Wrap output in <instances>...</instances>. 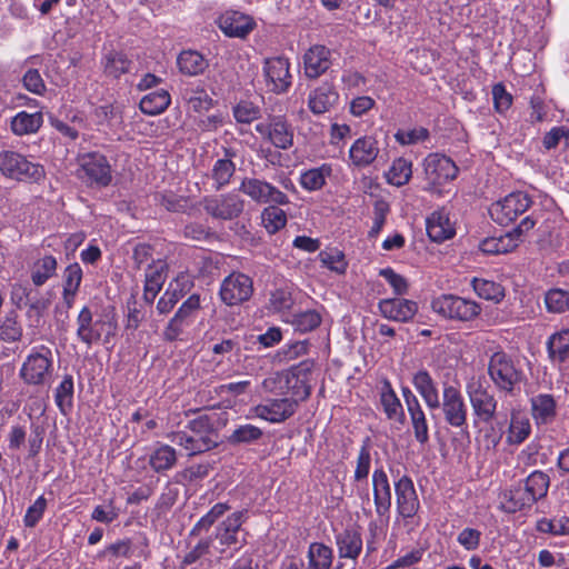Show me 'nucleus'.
I'll use <instances>...</instances> for the list:
<instances>
[{
  "label": "nucleus",
  "instance_id": "28",
  "mask_svg": "<svg viewBox=\"0 0 569 569\" xmlns=\"http://www.w3.org/2000/svg\"><path fill=\"white\" fill-rule=\"evenodd\" d=\"M427 233L432 241L442 242L455 236V228L445 212L436 211L427 219Z\"/></svg>",
  "mask_w": 569,
  "mask_h": 569
},
{
  "label": "nucleus",
  "instance_id": "42",
  "mask_svg": "<svg viewBox=\"0 0 569 569\" xmlns=\"http://www.w3.org/2000/svg\"><path fill=\"white\" fill-rule=\"evenodd\" d=\"M131 61L122 52L110 51L103 59V71L108 77L119 78L130 69Z\"/></svg>",
  "mask_w": 569,
  "mask_h": 569
},
{
  "label": "nucleus",
  "instance_id": "14",
  "mask_svg": "<svg viewBox=\"0 0 569 569\" xmlns=\"http://www.w3.org/2000/svg\"><path fill=\"white\" fill-rule=\"evenodd\" d=\"M440 406L445 421L450 427L462 429L467 426V406L460 390L453 386H445Z\"/></svg>",
  "mask_w": 569,
  "mask_h": 569
},
{
  "label": "nucleus",
  "instance_id": "50",
  "mask_svg": "<svg viewBox=\"0 0 569 569\" xmlns=\"http://www.w3.org/2000/svg\"><path fill=\"white\" fill-rule=\"evenodd\" d=\"M261 220L269 233H274L287 223L286 212L278 206H269L262 210Z\"/></svg>",
  "mask_w": 569,
  "mask_h": 569
},
{
  "label": "nucleus",
  "instance_id": "30",
  "mask_svg": "<svg viewBox=\"0 0 569 569\" xmlns=\"http://www.w3.org/2000/svg\"><path fill=\"white\" fill-rule=\"evenodd\" d=\"M166 280L163 273V263L160 261L158 264H150L146 271V281L143 290V300L151 305L159 291L161 290Z\"/></svg>",
  "mask_w": 569,
  "mask_h": 569
},
{
  "label": "nucleus",
  "instance_id": "56",
  "mask_svg": "<svg viewBox=\"0 0 569 569\" xmlns=\"http://www.w3.org/2000/svg\"><path fill=\"white\" fill-rule=\"evenodd\" d=\"M157 203L170 212H187L190 201L187 197L177 196L172 192L158 193L154 196Z\"/></svg>",
  "mask_w": 569,
  "mask_h": 569
},
{
  "label": "nucleus",
  "instance_id": "62",
  "mask_svg": "<svg viewBox=\"0 0 569 569\" xmlns=\"http://www.w3.org/2000/svg\"><path fill=\"white\" fill-rule=\"evenodd\" d=\"M429 137L428 129L420 127L412 130H399L395 134V139L400 144H415L420 141H425Z\"/></svg>",
  "mask_w": 569,
  "mask_h": 569
},
{
  "label": "nucleus",
  "instance_id": "52",
  "mask_svg": "<svg viewBox=\"0 0 569 569\" xmlns=\"http://www.w3.org/2000/svg\"><path fill=\"white\" fill-rule=\"evenodd\" d=\"M183 99L188 102L189 107L196 112L208 111L213 101L210 96L203 89H186L183 92Z\"/></svg>",
  "mask_w": 569,
  "mask_h": 569
},
{
  "label": "nucleus",
  "instance_id": "60",
  "mask_svg": "<svg viewBox=\"0 0 569 569\" xmlns=\"http://www.w3.org/2000/svg\"><path fill=\"white\" fill-rule=\"evenodd\" d=\"M321 323L320 315L315 310H307L295 316L293 325L301 332L316 329Z\"/></svg>",
  "mask_w": 569,
  "mask_h": 569
},
{
  "label": "nucleus",
  "instance_id": "11",
  "mask_svg": "<svg viewBox=\"0 0 569 569\" xmlns=\"http://www.w3.org/2000/svg\"><path fill=\"white\" fill-rule=\"evenodd\" d=\"M80 176L89 184L107 187L112 180L111 166L99 152H88L79 157Z\"/></svg>",
  "mask_w": 569,
  "mask_h": 569
},
{
  "label": "nucleus",
  "instance_id": "49",
  "mask_svg": "<svg viewBox=\"0 0 569 569\" xmlns=\"http://www.w3.org/2000/svg\"><path fill=\"white\" fill-rule=\"evenodd\" d=\"M22 337V327L18 321L14 311L9 312L0 323V340L4 342H17Z\"/></svg>",
  "mask_w": 569,
  "mask_h": 569
},
{
  "label": "nucleus",
  "instance_id": "15",
  "mask_svg": "<svg viewBox=\"0 0 569 569\" xmlns=\"http://www.w3.org/2000/svg\"><path fill=\"white\" fill-rule=\"evenodd\" d=\"M297 401L288 398L268 399L252 408L256 417L271 423H280L292 417L297 411Z\"/></svg>",
  "mask_w": 569,
  "mask_h": 569
},
{
  "label": "nucleus",
  "instance_id": "8",
  "mask_svg": "<svg viewBox=\"0 0 569 569\" xmlns=\"http://www.w3.org/2000/svg\"><path fill=\"white\" fill-rule=\"evenodd\" d=\"M532 204L531 198L523 192H512L489 208L491 219L501 226H508Z\"/></svg>",
  "mask_w": 569,
  "mask_h": 569
},
{
  "label": "nucleus",
  "instance_id": "35",
  "mask_svg": "<svg viewBox=\"0 0 569 569\" xmlns=\"http://www.w3.org/2000/svg\"><path fill=\"white\" fill-rule=\"evenodd\" d=\"M532 416L538 423H547L556 416V401L551 395H538L531 399Z\"/></svg>",
  "mask_w": 569,
  "mask_h": 569
},
{
  "label": "nucleus",
  "instance_id": "3",
  "mask_svg": "<svg viewBox=\"0 0 569 569\" xmlns=\"http://www.w3.org/2000/svg\"><path fill=\"white\" fill-rule=\"evenodd\" d=\"M490 379L500 390L511 392L515 386L523 380V372L519 363L505 351H497L491 355L488 362Z\"/></svg>",
  "mask_w": 569,
  "mask_h": 569
},
{
  "label": "nucleus",
  "instance_id": "22",
  "mask_svg": "<svg viewBox=\"0 0 569 569\" xmlns=\"http://www.w3.org/2000/svg\"><path fill=\"white\" fill-rule=\"evenodd\" d=\"M219 28L228 37L246 38L254 28L253 19L239 11H227L218 20Z\"/></svg>",
  "mask_w": 569,
  "mask_h": 569
},
{
  "label": "nucleus",
  "instance_id": "38",
  "mask_svg": "<svg viewBox=\"0 0 569 569\" xmlns=\"http://www.w3.org/2000/svg\"><path fill=\"white\" fill-rule=\"evenodd\" d=\"M530 431L531 426L529 419L519 412H513L508 428L507 442L510 445H520L529 437Z\"/></svg>",
  "mask_w": 569,
  "mask_h": 569
},
{
  "label": "nucleus",
  "instance_id": "17",
  "mask_svg": "<svg viewBox=\"0 0 569 569\" xmlns=\"http://www.w3.org/2000/svg\"><path fill=\"white\" fill-rule=\"evenodd\" d=\"M257 132L267 137L279 149H289L293 144V130L283 117H273L268 124L256 126Z\"/></svg>",
  "mask_w": 569,
  "mask_h": 569
},
{
  "label": "nucleus",
  "instance_id": "34",
  "mask_svg": "<svg viewBox=\"0 0 569 569\" xmlns=\"http://www.w3.org/2000/svg\"><path fill=\"white\" fill-rule=\"evenodd\" d=\"M547 349L549 358L555 361L562 363L569 359V329H563L559 332L553 333L548 342Z\"/></svg>",
  "mask_w": 569,
  "mask_h": 569
},
{
  "label": "nucleus",
  "instance_id": "45",
  "mask_svg": "<svg viewBox=\"0 0 569 569\" xmlns=\"http://www.w3.org/2000/svg\"><path fill=\"white\" fill-rule=\"evenodd\" d=\"M411 174V162L405 158H398L392 162V166L386 173V178L390 184L401 187L408 183Z\"/></svg>",
  "mask_w": 569,
  "mask_h": 569
},
{
  "label": "nucleus",
  "instance_id": "54",
  "mask_svg": "<svg viewBox=\"0 0 569 569\" xmlns=\"http://www.w3.org/2000/svg\"><path fill=\"white\" fill-rule=\"evenodd\" d=\"M262 435V430L253 425H241L228 437V442L231 445L252 443L258 441Z\"/></svg>",
  "mask_w": 569,
  "mask_h": 569
},
{
  "label": "nucleus",
  "instance_id": "40",
  "mask_svg": "<svg viewBox=\"0 0 569 569\" xmlns=\"http://www.w3.org/2000/svg\"><path fill=\"white\" fill-rule=\"evenodd\" d=\"M177 462V452L169 445H161L150 456V467L156 472H162L171 469Z\"/></svg>",
  "mask_w": 569,
  "mask_h": 569
},
{
  "label": "nucleus",
  "instance_id": "29",
  "mask_svg": "<svg viewBox=\"0 0 569 569\" xmlns=\"http://www.w3.org/2000/svg\"><path fill=\"white\" fill-rule=\"evenodd\" d=\"M243 511H237L228 516L217 528L216 538L223 546L238 542V533L242 526Z\"/></svg>",
  "mask_w": 569,
  "mask_h": 569
},
{
  "label": "nucleus",
  "instance_id": "4",
  "mask_svg": "<svg viewBox=\"0 0 569 569\" xmlns=\"http://www.w3.org/2000/svg\"><path fill=\"white\" fill-rule=\"evenodd\" d=\"M432 310L439 316L456 321L469 322L481 312V306L456 295H441L431 301Z\"/></svg>",
  "mask_w": 569,
  "mask_h": 569
},
{
  "label": "nucleus",
  "instance_id": "27",
  "mask_svg": "<svg viewBox=\"0 0 569 569\" xmlns=\"http://www.w3.org/2000/svg\"><path fill=\"white\" fill-rule=\"evenodd\" d=\"M412 383L428 408L438 409L440 407L437 385L427 370L416 372L412 378Z\"/></svg>",
  "mask_w": 569,
  "mask_h": 569
},
{
  "label": "nucleus",
  "instance_id": "31",
  "mask_svg": "<svg viewBox=\"0 0 569 569\" xmlns=\"http://www.w3.org/2000/svg\"><path fill=\"white\" fill-rule=\"evenodd\" d=\"M43 123L41 112L29 113L27 111L18 112L11 120V130L16 136L36 133Z\"/></svg>",
  "mask_w": 569,
  "mask_h": 569
},
{
  "label": "nucleus",
  "instance_id": "21",
  "mask_svg": "<svg viewBox=\"0 0 569 569\" xmlns=\"http://www.w3.org/2000/svg\"><path fill=\"white\" fill-rule=\"evenodd\" d=\"M397 509L405 518L413 517L419 510V499L412 480L402 476L395 483Z\"/></svg>",
  "mask_w": 569,
  "mask_h": 569
},
{
  "label": "nucleus",
  "instance_id": "9",
  "mask_svg": "<svg viewBox=\"0 0 569 569\" xmlns=\"http://www.w3.org/2000/svg\"><path fill=\"white\" fill-rule=\"evenodd\" d=\"M239 191L259 204L274 203L283 206L289 203V198L286 193L270 182L254 177L243 178Z\"/></svg>",
  "mask_w": 569,
  "mask_h": 569
},
{
  "label": "nucleus",
  "instance_id": "6",
  "mask_svg": "<svg viewBox=\"0 0 569 569\" xmlns=\"http://www.w3.org/2000/svg\"><path fill=\"white\" fill-rule=\"evenodd\" d=\"M77 326V337L87 347L97 343L102 336L103 342L108 343L117 330L114 321L99 319L93 322L92 312L88 307H83L79 312Z\"/></svg>",
  "mask_w": 569,
  "mask_h": 569
},
{
  "label": "nucleus",
  "instance_id": "53",
  "mask_svg": "<svg viewBox=\"0 0 569 569\" xmlns=\"http://www.w3.org/2000/svg\"><path fill=\"white\" fill-rule=\"evenodd\" d=\"M230 506L224 502L216 503L203 517L199 519V521L194 525L191 530V535H200L201 531H208L209 528L221 518L228 510Z\"/></svg>",
  "mask_w": 569,
  "mask_h": 569
},
{
  "label": "nucleus",
  "instance_id": "18",
  "mask_svg": "<svg viewBox=\"0 0 569 569\" xmlns=\"http://www.w3.org/2000/svg\"><path fill=\"white\" fill-rule=\"evenodd\" d=\"M473 415L483 423H488L496 417L498 402L488 388L478 385L468 390Z\"/></svg>",
  "mask_w": 569,
  "mask_h": 569
},
{
  "label": "nucleus",
  "instance_id": "58",
  "mask_svg": "<svg viewBox=\"0 0 569 569\" xmlns=\"http://www.w3.org/2000/svg\"><path fill=\"white\" fill-rule=\"evenodd\" d=\"M233 117L239 123H251L260 117V108L251 101H240L233 108Z\"/></svg>",
  "mask_w": 569,
  "mask_h": 569
},
{
  "label": "nucleus",
  "instance_id": "61",
  "mask_svg": "<svg viewBox=\"0 0 569 569\" xmlns=\"http://www.w3.org/2000/svg\"><path fill=\"white\" fill-rule=\"evenodd\" d=\"M370 466H371V455L370 449L367 445H363L358 453L357 458V465L355 470V480L356 481H362L366 480L369 472H370Z\"/></svg>",
  "mask_w": 569,
  "mask_h": 569
},
{
  "label": "nucleus",
  "instance_id": "19",
  "mask_svg": "<svg viewBox=\"0 0 569 569\" xmlns=\"http://www.w3.org/2000/svg\"><path fill=\"white\" fill-rule=\"evenodd\" d=\"M289 67L287 58L276 57L266 60L263 71L271 91L282 93L288 90L291 84Z\"/></svg>",
  "mask_w": 569,
  "mask_h": 569
},
{
  "label": "nucleus",
  "instance_id": "12",
  "mask_svg": "<svg viewBox=\"0 0 569 569\" xmlns=\"http://www.w3.org/2000/svg\"><path fill=\"white\" fill-rule=\"evenodd\" d=\"M253 293V282L241 272H232L220 286V298L227 306H237L248 301Z\"/></svg>",
  "mask_w": 569,
  "mask_h": 569
},
{
  "label": "nucleus",
  "instance_id": "7",
  "mask_svg": "<svg viewBox=\"0 0 569 569\" xmlns=\"http://www.w3.org/2000/svg\"><path fill=\"white\" fill-rule=\"evenodd\" d=\"M52 373V351L41 346L30 353L22 363L20 378L28 385H44Z\"/></svg>",
  "mask_w": 569,
  "mask_h": 569
},
{
  "label": "nucleus",
  "instance_id": "32",
  "mask_svg": "<svg viewBox=\"0 0 569 569\" xmlns=\"http://www.w3.org/2000/svg\"><path fill=\"white\" fill-rule=\"evenodd\" d=\"M234 156L233 152L226 149V158L218 159L211 170V178L214 182V189L220 190L221 188L229 184L232 176L236 171V166L231 158Z\"/></svg>",
  "mask_w": 569,
  "mask_h": 569
},
{
  "label": "nucleus",
  "instance_id": "16",
  "mask_svg": "<svg viewBox=\"0 0 569 569\" xmlns=\"http://www.w3.org/2000/svg\"><path fill=\"white\" fill-rule=\"evenodd\" d=\"M425 172L432 184L441 186L457 177L458 167L450 158L432 153L425 160Z\"/></svg>",
  "mask_w": 569,
  "mask_h": 569
},
{
  "label": "nucleus",
  "instance_id": "37",
  "mask_svg": "<svg viewBox=\"0 0 569 569\" xmlns=\"http://www.w3.org/2000/svg\"><path fill=\"white\" fill-rule=\"evenodd\" d=\"M170 94L166 90L153 91L146 94L139 103L140 110L150 116L163 112L170 104Z\"/></svg>",
  "mask_w": 569,
  "mask_h": 569
},
{
  "label": "nucleus",
  "instance_id": "26",
  "mask_svg": "<svg viewBox=\"0 0 569 569\" xmlns=\"http://www.w3.org/2000/svg\"><path fill=\"white\" fill-rule=\"evenodd\" d=\"M378 153V143L372 137L357 139L349 150V157L357 167L369 166L376 160Z\"/></svg>",
  "mask_w": 569,
  "mask_h": 569
},
{
  "label": "nucleus",
  "instance_id": "46",
  "mask_svg": "<svg viewBox=\"0 0 569 569\" xmlns=\"http://www.w3.org/2000/svg\"><path fill=\"white\" fill-rule=\"evenodd\" d=\"M471 286L475 292L482 299L499 302L505 297L503 288L495 281L473 278Z\"/></svg>",
  "mask_w": 569,
  "mask_h": 569
},
{
  "label": "nucleus",
  "instance_id": "13",
  "mask_svg": "<svg viewBox=\"0 0 569 569\" xmlns=\"http://www.w3.org/2000/svg\"><path fill=\"white\" fill-rule=\"evenodd\" d=\"M204 211L214 219L232 220L244 209V201L234 193H226L203 199Z\"/></svg>",
  "mask_w": 569,
  "mask_h": 569
},
{
  "label": "nucleus",
  "instance_id": "41",
  "mask_svg": "<svg viewBox=\"0 0 569 569\" xmlns=\"http://www.w3.org/2000/svg\"><path fill=\"white\" fill-rule=\"evenodd\" d=\"M380 401L383 407V411L389 419L403 422L405 412L402 405L395 391L391 389L390 383L388 382L385 385V388L381 392Z\"/></svg>",
  "mask_w": 569,
  "mask_h": 569
},
{
  "label": "nucleus",
  "instance_id": "23",
  "mask_svg": "<svg viewBox=\"0 0 569 569\" xmlns=\"http://www.w3.org/2000/svg\"><path fill=\"white\" fill-rule=\"evenodd\" d=\"M338 99L333 84L323 82L309 93L308 108L313 114H323L337 104Z\"/></svg>",
  "mask_w": 569,
  "mask_h": 569
},
{
  "label": "nucleus",
  "instance_id": "36",
  "mask_svg": "<svg viewBox=\"0 0 569 569\" xmlns=\"http://www.w3.org/2000/svg\"><path fill=\"white\" fill-rule=\"evenodd\" d=\"M339 556L356 559L362 550V539L357 531H343L337 537Z\"/></svg>",
  "mask_w": 569,
  "mask_h": 569
},
{
  "label": "nucleus",
  "instance_id": "63",
  "mask_svg": "<svg viewBox=\"0 0 569 569\" xmlns=\"http://www.w3.org/2000/svg\"><path fill=\"white\" fill-rule=\"evenodd\" d=\"M293 305L291 293L284 289L273 291L269 299L270 309L274 312L289 310Z\"/></svg>",
  "mask_w": 569,
  "mask_h": 569
},
{
  "label": "nucleus",
  "instance_id": "25",
  "mask_svg": "<svg viewBox=\"0 0 569 569\" xmlns=\"http://www.w3.org/2000/svg\"><path fill=\"white\" fill-rule=\"evenodd\" d=\"M372 489L376 511L379 516H385L391 507V487L383 468L373 471Z\"/></svg>",
  "mask_w": 569,
  "mask_h": 569
},
{
  "label": "nucleus",
  "instance_id": "43",
  "mask_svg": "<svg viewBox=\"0 0 569 569\" xmlns=\"http://www.w3.org/2000/svg\"><path fill=\"white\" fill-rule=\"evenodd\" d=\"M332 172L330 164H322L319 168H313L303 172L300 177L301 186L309 190H319L326 183V178L329 177Z\"/></svg>",
  "mask_w": 569,
  "mask_h": 569
},
{
  "label": "nucleus",
  "instance_id": "20",
  "mask_svg": "<svg viewBox=\"0 0 569 569\" xmlns=\"http://www.w3.org/2000/svg\"><path fill=\"white\" fill-rule=\"evenodd\" d=\"M332 52L325 46L310 47L303 56V71L309 79H317L329 70L332 64Z\"/></svg>",
  "mask_w": 569,
  "mask_h": 569
},
{
  "label": "nucleus",
  "instance_id": "59",
  "mask_svg": "<svg viewBox=\"0 0 569 569\" xmlns=\"http://www.w3.org/2000/svg\"><path fill=\"white\" fill-rule=\"evenodd\" d=\"M181 298L182 291L178 288V284L170 283L157 303L158 312L160 315L169 313Z\"/></svg>",
  "mask_w": 569,
  "mask_h": 569
},
{
  "label": "nucleus",
  "instance_id": "33",
  "mask_svg": "<svg viewBox=\"0 0 569 569\" xmlns=\"http://www.w3.org/2000/svg\"><path fill=\"white\" fill-rule=\"evenodd\" d=\"M180 72L187 76H198L208 68V61L198 51H182L177 59Z\"/></svg>",
  "mask_w": 569,
  "mask_h": 569
},
{
  "label": "nucleus",
  "instance_id": "2",
  "mask_svg": "<svg viewBox=\"0 0 569 569\" xmlns=\"http://www.w3.org/2000/svg\"><path fill=\"white\" fill-rule=\"evenodd\" d=\"M549 477L542 471H533L526 479L525 488L515 489L509 492L506 509L509 512H517L531 507L537 500L546 497L549 488Z\"/></svg>",
  "mask_w": 569,
  "mask_h": 569
},
{
  "label": "nucleus",
  "instance_id": "10",
  "mask_svg": "<svg viewBox=\"0 0 569 569\" xmlns=\"http://www.w3.org/2000/svg\"><path fill=\"white\" fill-rule=\"evenodd\" d=\"M536 226V220L528 216L511 231L500 236L486 238L480 242V250L488 254H501L512 251L518 247L521 236Z\"/></svg>",
  "mask_w": 569,
  "mask_h": 569
},
{
  "label": "nucleus",
  "instance_id": "57",
  "mask_svg": "<svg viewBox=\"0 0 569 569\" xmlns=\"http://www.w3.org/2000/svg\"><path fill=\"white\" fill-rule=\"evenodd\" d=\"M546 306L550 312L561 313L569 310V291L551 289L546 293Z\"/></svg>",
  "mask_w": 569,
  "mask_h": 569
},
{
  "label": "nucleus",
  "instance_id": "5",
  "mask_svg": "<svg viewBox=\"0 0 569 569\" xmlns=\"http://www.w3.org/2000/svg\"><path fill=\"white\" fill-rule=\"evenodd\" d=\"M0 171L8 178L21 181L38 182L46 176L42 164L11 150L0 152Z\"/></svg>",
  "mask_w": 569,
  "mask_h": 569
},
{
  "label": "nucleus",
  "instance_id": "24",
  "mask_svg": "<svg viewBox=\"0 0 569 569\" xmlns=\"http://www.w3.org/2000/svg\"><path fill=\"white\" fill-rule=\"evenodd\" d=\"M379 310L385 318L393 321L406 322L413 318L418 311V306L415 301L393 298L385 299L379 302Z\"/></svg>",
  "mask_w": 569,
  "mask_h": 569
},
{
  "label": "nucleus",
  "instance_id": "51",
  "mask_svg": "<svg viewBox=\"0 0 569 569\" xmlns=\"http://www.w3.org/2000/svg\"><path fill=\"white\" fill-rule=\"evenodd\" d=\"M127 307L128 313L124 325V333L127 336V340L130 341L131 338L134 336V331L144 320V312L142 311L133 296L128 300Z\"/></svg>",
  "mask_w": 569,
  "mask_h": 569
},
{
  "label": "nucleus",
  "instance_id": "55",
  "mask_svg": "<svg viewBox=\"0 0 569 569\" xmlns=\"http://www.w3.org/2000/svg\"><path fill=\"white\" fill-rule=\"evenodd\" d=\"M318 259L321 266L331 271L343 273L347 269L345 254L338 249H326L320 251Z\"/></svg>",
  "mask_w": 569,
  "mask_h": 569
},
{
  "label": "nucleus",
  "instance_id": "64",
  "mask_svg": "<svg viewBox=\"0 0 569 569\" xmlns=\"http://www.w3.org/2000/svg\"><path fill=\"white\" fill-rule=\"evenodd\" d=\"M23 86L27 90L36 94H42L46 90L43 79L36 69H30L24 73Z\"/></svg>",
  "mask_w": 569,
  "mask_h": 569
},
{
  "label": "nucleus",
  "instance_id": "48",
  "mask_svg": "<svg viewBox=\"0 0 569 569\" xmlns=\"http://www.w3.org/2000/svg\"><path fill=\"white\" fill-rule=\"evenodd\" d=\"M57 270V260L52 256H46L39 259L34 264L31 273L32 282L36 286H42L50 279Z\"/></svg>",
  "mask_w": 569,
  "mask_h": 569
},
{
  "label": "nucleus",
  "instance_id": "39",
  "mask_svg": "<svg viewBox=\"0 0 569 569\" xmlns=\"http://www.w3.org/2000/svg\"><path fill=\"white\" fill-rule=\"evenodd\" d=\"M307 569H330L332 563V549L319 542H313L308 550Z\"/></svg>",
  "mask_w": 569,
  "mask_h": 569
},
{
  "label": "nucleus",
  "instance_id": "1",
  "mask_svg": "<svg viewBox=\"0 0 569 569\" xmlns=\"http://www.w3.org/2000/svg\"><path fill=\"white\" fill-rule=\"evenodd\" d=\"M168 438L184 449L189 456L200 455L218 446V435L212 419L201 415L190 420L186 430L172 431Z\"/></svg>",
  "mask_w": 569,
  "mask_h": 569
},
{
  "label": "nucleus",
  "instance_id": "44",
  "mask_svg": "<svg viewBox=\"0 0 569 569\" xmlns=\"http://www.w3.org/2000/svg\"><path fill=\"white\" fill-rule=\"evenodd\" d=\"M284 393H289L292 399L297 401V407L300 401H305L311 393V383L300 380L299 378L286 372L284 373Z\"/></svg>",
  "mask_w": 569,
  "mask_h": 569
},
{
  "label": "nucleus",
  "instance_id": "47",
  "mask_svg": "<svg viewBox=\"0 0 569 569\" xmlns=\"http://www.w3.org/2000/svg\"><path fill=\"white\" fill-rule=\"evenodd\" d=\"M54 400L63 415L71 410L73 403V379L70 375L64 376L57 387Z\"/></svg>",
  "mask_w": 569,
  "mask_h": 569
}]
</instances>
